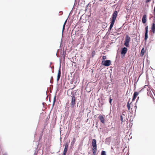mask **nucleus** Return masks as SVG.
I'll return each instance as SVG.
<instances>
[{
    "instance_id": "obj_1",
    "label": "nucleus",
    "mask_w": 155,
    "mask_h": 155,
    "mask_svg": "<svg viewBox=\"0 0 155 155\" xmlns=\"http://www.w3.org/2000/svg\"><path fill=\"white\" fill-rule=\"evenodd\" d=\"M117 11H115L113 13L112 17V20L109 27V30H111L115 22L116 18L117 15Z\"/></svg>"
},
{
    "instance_id": "obj_2",
    "label": "nucleus",
    "mask_w": 155,
    "mask_h": 155,
    "mask_svg": "<svg viewBox=\"0 0 155 155\" xmlns=\"http://www.w3.org/2000/svg\"><path fill=\"white\" fill-rule=\"evenodd\" d=\"M130 41V38L128 35H126L125 37V41L124 45L127 47L129 46V43Z\"/></svg>"
},
{
    "instance_id": "obj_3",
    "label": "nucleus",
    "mask_w": 155,
    "mask_h": 155,
    "mask_svg": "<svg viewBox=\"0 0 155 155\" xmlns=\"http://www.w3.org/2000/svg\"><path fill=\"white\" fill-rule=\"evenodd\" d=\"M102 63L104 66H108L110 65L111 61L110 60H107L105 61H102Z\"/></svg>"
},
{
    "instance_id": "obj_4",
    "label": "nucleus",
    "mask_w": 155,
    "mask_h": 155,
    "mask_svg": "<svg viewBox=\"0 0 155 155\" xmlns=\"http://www.w3.org/2000/svg\"><path fill=\"white\" fill-rule=\"evenodd\" d=\"M92 144L93 146L92 149H97V145L96 139H93Z\"/></svg>"
},
{
    "instance_id": "obj_5",
    "label": "nucleus",
    "mask_w": 155,
    "mask_h": 155,
    "mask_svg": "<svg viewBox=\"0 0 155 155\" xmlns=\"http://www.w3.org/2000/svg\"><path fill=\"white\" fill-rule=\"evenodd\" d=\"M76 101V98L74 96H73L72 97L71 101V106L72 108H73L75 104V102Z\"/></svg>"
},
{
    "instance_id": "obj_6",
    "label": "nucleus",
    "mask_w": 155,
    "mask_h": 155,
    "mask_svg": "<svg viewBox=\"0 0 155 155\" xmlns=\"http://www.w3.org/2000/svg\"><path fill=\"white\" fill-rule=\"evenodd\" d=\"M145 35L144 39L146 41L148 38V26L146 27L145 28Z\"/></svg>"
},
{
    "instance_id": "obj_7",
    "label": "nucleus",
    "mask_w": 155,
    "mask_h": 155,
    "mask_svg": "<svg viewBox=\"0 0 155 155\" xmlns=\"http://www.w3.org/2000/svg\"><path fill=\"white\" fill-rule=\"evenodd\" d=\"M127 51V48L126 47H124L122 48L121 51V54L123 55L124 56L125 54L126 53Z\"/></svg>"
},
{
    "instance_id": "obj_8",
    "label": "nucleus",
    "mask_w": 155,
    "mask_h": 155,
    "mask_svg": "<svg viewBox=\"0 0 155 155\" xmlns=\"http://www.w3.org/2000/svg\"><path fill=\"white\" fill-rule=\"evenodd\" d=\"M98 118L100 120L101 122L103 124L105 123V119L103 116L101 115L99 116Z\"/></svg>"
},
{
    "instance_id": "obj_9",
    "label": "nucleus",
    "mask_w": 155,
    "mask_h": 155,
    "mask_svg": "<svg viewBox=\"0 0 155 155\" xmlns=\"http://www.w3.org/2000/svg\"><path fill=\"white\" fill-rule=\"evenodd\" d=\"M139 94V92H137L136 91V92H134V93L133 94V98L132 99V101H134V100H135V99L136 98L137 96Z\"/></svg>"
},
{
    "instance_id": "obj_10",
    "label": "nucleus",
    "mask_w": 155,
    "mask_h": 155,
    "mask_svg": "<svg viewBox=\"0 0 155 155\" xmlns=\"http://www.w3.org/2000/svg\"><path fill=\"white\" fill-rule=\"evenodd\" d=\"M126 117L125 115L124 114V113H123L122 114V115H121L120 116V120L122 122L125 121Z\"/></svg>"
},
{
    "instance_id": "obj_11",
    "label": "nucleus",
    "mask_w": 155,
    "mask_h": 155,
    "mask_svg": "<svg viewBox=\"0 0 155 155\" xmlns=\"http://www.w3.org/2000/svg\"><path fill=\"white\" fill-rule=\"evenodd\" d=\"M147 21V15H143L142 19V22L143 23H145Z\"/></svg>"
},
{
    "instance_id": "obj_12",
    "label": "nucleus",
    "mask_w": 155,
    "mask_h": 155,
    "mask_svg": "<svg viewBox=\"0 0 155 155\" xmlns=\"http://www.w3.org/2000/svg\"><path fill=\"white\" fill-rule=\"evenodd\" d=\"M151 29L152 32L154 34L155 33V24L154 23L152 24Z\"/></svg>"
},
{
    "instance_id": "obj_13",
    "label": "nucleus",
    "mask_w": 155,
    "mask_h": 155,
    "mask_svg": "<svg viewBox=\"0 0 155 155\" xmlns=\"http://www.w3.org/2000/svg\"><path fill=\"white\" fill-rule=\"evenodd\" d=\"M61 70L60 68L58 71V73L57 76V81H58L59 80L60 78L61 77Z\"/></svg>"
},
{
    "instance_id": "obj_14",
    "label": "nucleus",
    "mask_w": 155,
    "mask_h": 155,
    "mask_svg": "<svg viewBox=\"0 0 155 155\" xmlns=\"http://www.w3.org/2000/svg\"><path fill=\"white\" fill-rule=\"evenodd\" d=\"M68 143H66L64 145V151L67 152L68 148Z\"/></svg>"
},
{
    "instance_id": "obj_15",
    "label": "nucleus",
    "mask_w": 155,
    "mask_h": 155,
    "mask_svg": "<svg viewBox=\"0 0 155 155\" xmlns=\"http://www.w3.org/2000/svg\"><path fill=\"white\" fill-rule=\"evenodd\" d=\"M145 52V50L144 48H143L141 51L140 56H143L144 55Z\"/></svg>"
},
{
    "instance_id": "obj_16",
    "label": "nucleus",
    "mask_w": 155,
    "mask_h": 155,
    "mask_svg": "<svg viewBox=\"0 0 155 155\" xmlns=\"http://www.w3.org/2000/svg\"><path fill=\"white\" fill-rule=\"evenodd\" d=\"M97 149H92L93 155H96Z\"/></svg>"
},
{
    "instance_id": "obj_17",
    "label": "nucleus",
    "mask_w": 155,
    "mask_h": 155,
    "mask_svg": "<svg viewBox=\"0 0 155 155\" xmlns=\"http://www.w3.org/2000/svg\"><path fill=\"white\" fill-rule=\"evenodd\" d=\"M67 20H66L65 21L64 25H63V29H62V32H63V31H64V29H65V25H66V23L67 22Z\"/></svg>"
},
{
    "instance_id": "obj_18",
    "label": "nucleus",
    "mask_w": 155,
    "mask_h": 155,
    "mask_svg": "<svg viewBox=\"0 0 155 155\" xmlns=\"http://www.w3.org/2000/svg\"><path fill=\"white\" fill-rule=\"evenodd\" d=\"M127 107L128 109L129 110H130V104L129 103V102H128L127 104Z\"/></svg>"
},
{
    "instance_id": "obj_19",
    "label": "nucleus",
    "mask_w": 155,
    "mask_h": 155,
    "mask_svg": "<svg viewBox=\"0 0 155 155\" xmlns=\"http://www.w3.org/2000/svg\"><path fill=\"white\" fill-rule=\"evenodd\" d=\"M101 155H106L105 152L104 151H102L101 152Z\"/></svg>"
},
{
    "instance_id": "obj_20",
    "label": "nucleus",
    "mask_w": 155,
    "mask_h": 155,
    "mask_svg": "<svg viewBox=\"0 0 155 155\" xmlns=\"http://www.w3.org/2000/svg\"><path fill=\"white\" fill-rule=\"evenodd\" d=\"M50 82L51 83H52L53 82V79L52 76H51V78Z\"/></svg>"
},
{
    "instance_id": "obj_21",
    "label": "nucleus",
    "mask_w": 155,
    "mask_h": 155,
    "mask_svg": "<svg viewBox=\"0 0 155 155\" xmlns=\"http://www.w3.org/2000/svg\"><path fill=\"white\" fill-rule=\"evenodd\" d=\"M112 101V99H111V97H110V98H109V102L110 104H111Z\"/></svg>"
},
{
    "instance_id": "obj_22",
    "label": "nucleus",
    "mask_w": 155,
    "mask_h": 155,
    "mask_svg": "<svg viewBox=\"0 0 155 155\" xmlns=\"http://www.w3.org/2000/svg\"><path fill=\"white\" fill-rule=\"evenodd\" d=\"M151 0H146L145 1V2H146V3H147L149 2H150V1H151Z\"/></svg>"
},
{
    "instance_id": "obj_23",
    "label": "nucleus",
    "mask_w": 155,
    "mask_h": 155,
    "mask_svg": "<svg viewBox=\"0 0 155 155\" xmlns=\"http://www.w3.org/2000/svg\"><path fill=\"white\" fill-rule=\"evenodd\" d=\"M106 56H103L102 57V59L104 60L105 59H106Z\"/></svg>"
},
{
    "instance_id": "obj_24",
    "label": "nucleus",
    "mask_w": 155,
    "mask_h": 155,
    "mask_svg": "<svg viewBox=\"0 0 155 155\" xmlns=\"http://www.w3.org/2000/svg\"><path fill=\"white\" fill-rule=\"evenodd\" d=\"M67 152L65 151H63V153L62 155H66Z\"/></svg>"
},
{
    "instance_id": "obj_25",
    "label": "nucleus",
    "mask_w": 155,
    "mask_h": 155,
    "mask_svg": "<svg viewBox=\"0 0 155 155\" xmlns=\"http://www.w3.org/2000/svg\"><path fill=\"white\" fill-rule=\"evenodd\" d=\"M75 142V141L72 140V141L71 142V143L72 144H73V145L74 143Z\"/></svg>"
},
{
    "instance_id": "obj_26",
    "label": "nucleus",
    "mask_w": 155,
    "mask_h": 155,
    "mask_svg": "<svg viewBox=\"0 0 155 155\" xmlns=\"http://www.w3.org/2000/svg\"><path fill=\"white\" fill-rule=\"evenodd\" d=\"M55 97H54V102H53V105H54V103L55 102Z\"/></svg>"
},
{
    "instance_id": "obj_27",
    "label": "nucleus",
    "mask_w": 155,
    "mask_h": 155,
    "mask_svg": "<svg viewBox=\"0 0 155 155\" xmlns=\"http://www.w3.org/2000/svg\"><path fill=\"white\" fill-rule=\"evenodd\" d=\"M75 140H76V139H75V138L74 137L73 138V141H75Z\"/></svg>"
},
{
    "instance_id": "obj_28",
    "label": "nucleus",
    "mask_w": 155,
    "mask_h": 155,
    "mask_svg": "<svg viewBox=\"0 0 155 155\" xmlns=\"http://www.w3.org/2000/svg\"><path fill=\"white\" fill-rule=\"evenodd\" d=\"M139 97H137V101L138 100V99H139Z\"/></svg>"
},
{
    "instance_id": "obj_29",
    "label": "nucleus",
    "mask_w": 155,
    "mask_h": 155,
    "mask_svg": "<svg viewBox=\"0 0 155 155\" xmlns=\"http://www.w3.org/2000/svg\"><path fill=\"white\" fill-rule=\"evenodd\" d=\"M6 155V154H5V155Z\"/></svg>"
}]
</instances>
